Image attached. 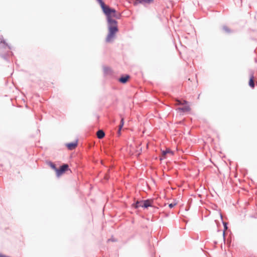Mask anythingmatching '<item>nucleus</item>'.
Returning <instances> with one entry per match:
<instances>
[{"mask_svg":"<svg viewBox=\"0 0 257 257\" xmlns=\"http://www.w3.org/2000/svg\"><path fill=\"white\" fill-rule=\"evenodd\" d=\"M223 236H224V235H225V230H224L223 233Z\"/></svg>","mask_w":257,"mask_h":257,"instance_id":"nucleus-22","label":"nucleus"},{"mask_svg":"<svg viewBox=\"0 0 257 257\" xmlns=\"http://www.w3.org/2000/svg\"><path fill=\"white\" fill-rule=\"evenodd\" d=\"M77 141L73 142V143H69L66 145L68 149L70 150L74 149L77 146Z\"/></svg>","mask_w":257,"mask_h":257,"instance_id":"nucleus-7","label":"nucleus"},{"mask_svg":"<svg viewBox=\"0 0 257 257\" xmlns=\"http://www.w3.org/2000/svg\"><path fill=\"white\" fill-rule=\"evenodd\" d=\"M134 151H135L134 146V145H131L130 146V152H131L132 153H134Z\"/></svg>","mask_w":257,"mask_h":257,"instance_id":"nucleus-17","label":"nucleus"},{"mask_svg":"<svg viewBox=\"0 0 257 257\" xmlns=\"http://www.w3.org/2000/svg\"><path fill=\"white\" fill-rule=\"evenodd\" d=\"M153 0H136V2L134 3L135 5H137L138 4H142L144 5L150 4L152 2Z\"/></svg>","mask_w":257,"mask_h":257,"instance_id":"nucleus-6","label":"nucleus"},{"mask_svg":"<svg viewBox=\"0 0 257 257\" xmlns=\"http://www.w3.org/2000/svg\"><path fill=\"white\" fill-rule=\"evenodd\" d=\"M107 69H108L107 68H104V71L105 72H106V71L107 70Z\"/></svg>","mask_w":257,"mask_h":257,"instance_id":"nucleus-21","label":"nucleus"},{"mask_svg":"<svg viewBox=\"0 0 257 257\" xmlns=\"http://www.w3.org/2000/svg\"><path fill=\"white\" fill-rule=\"evenodd\" d=\"M129 78L128 76H125L124 77H121L120 78H119V80L120 82L124 83L126 82V81L128 80Z\"/></svg>","mask_w":257,"mask_h":257,"instance_id":"nucleus-11","label":"nucleus"},{"mask_svg":"<svg viewBox=\"0 0 257 257\" xmlns=\"http://www.w3.org/2000/svg\"><path fill=\"white\" fill-rule=\"evenodd\" d=\"M173 155L174 152L169 149H167L165 151H162L163 159L166 158L168 156H173ZM161 159H163V158H161Z\"/></svg>","mask_w":257,"mask_h":257,"instance_id":"nucleus-5","label":"nucleus"},{"mask_svg":"<svg viewBox=\"0 0 257 257\" xmlns=\"http://www.w3.org/2000/svg\"><path fill=\"white\" fill-rule=\"evenodd\" d=\"M49 165L53 170H54L56 172L57 168L55 167V165L53 163L49 162Z\"/></svg>","mask_w":257,"mask_h":257,"instance_id":"nucleus-15","label":"nucleus"},{"mask_svg":"<svg viewBox=\"0 0 257 257\" xmlns=\"http://www.w3.org/2000/svg\"><path fill=\"white\" fill-rule=\"evenodd\" d=\"M143 204H144V201H137L136 202V204L135 205V207L136 208H138L139 207H142L144 208Z\"/></svg>","mask_w":257,"mask_h":257,"instance_id":"nucleus-12","label":"nucleus"},{"mask_svg":"<svg viewBox=\"0 0 257 257\" xmlns=\"http://www.w3.org/2000/svg\"><path fill=\"white\" fill-rule=\"evenodd\" d=\"M224 230L227 229V225L226 223H224Z\"/></svg>","mask_w":257,"mask_h":257,"instance_id":"nucleus-20","label":"nucleus"},{"mask_svg":"<svg viewBox=\"0 0 257 257\" xmlns=\"http://www.w3.org/2000/svg\"><path fill=\"white\" fill-rule=\"evenodd\" d=\"M123 124H124V120H123V118H121L120 124L119 125V130H118V133L119 134H120V130L123 127Z\"/></svg>","mask_w":257,"mask_h":257,"instance_id":"nucleus-14","label":"nucleus"},{"mask_svg":"<svg viewBox=\"0 0 257 257\" xmlns=\"http://www.w3.org/2000/svg\"><path fill=\"white\" fill-rule=\"evenodd\" d=\"M177 105H184V106L182 108H179L177 110L178 111H182L183 112L188 111L190 110V107L188 105H187V102L185 100H183L181 101L180 100H177Z\"/></svg>","mask_w":257,"mask_h":257,"instance_id":"nucleus-3","label":"nucleus"},{"mask_svg":"<svg viewBox=\"0 0 257 257\" xmlns=\"http://www.w3.org/2000/svg\"><path fill=\"white\" fill-rule=\"evenodd\" d=\"M105 134L102 130H99L97 132V136L99 139H102L104 137Z\"/></svg>","mask_w":257,"mask_h":257,"instance_id":"nucleus-9","label":"nucleus"},{"mask_svg":"<svg viewBox=\"0 0 257 257\" xmlns=\"http://www.w3.org/2000/svg\"><path fill=\"white\" fill-rule=\"evenodd\" d=\"M0 257H10V256H7V255H5L2 254H0Z\"/></svg>","mask_w":257,"mask_h":257,"instance_id":"nucleus-19","label":"nucleus"},{"mask_svg":"<svg viewBox=\"0 0 257 257\" xmlns=\"http://www.w3.org/2000/svg\"><path fill=\"white\" fill-rule=\"evenodd\" d=\"M176 204H177L176 202L172 203H170L169 204V206L170 208H172L173 207H174L175 205H176Z\"/></svg>","mask_w":257,"mask_h":257,"instance_id":"nucleus-16","label":"nucleus"},{"mask_svg":"<svg viewBox=\"0 0 257 257\" xmlns=\"http://www.w3.org/2000/svg\"><path fill=\"white\" fill-rule=\"evenodd\" d=\"M143 201H144V204H143L144 208H147L148 207L152 206V204L153 202V201L152 200H143Z\"/></svg>","mask_w":257,"mask_h":257,"instance_id":"nucleus-8","label":"nucleus"},{"mask_svg":"<svg viewBox=\"0 0 257 257\" xmlns=\"http://www.w3.org/2000/svg\"><path fill=\"white\" fill-rule=\"evenodd\" d=\"M249 85L251 87H254V84L253 82V77L252 76L249 80Z\"/></svg>","mask_w":257,"mask_h":257,"instance_id":"nucleus-13","label":"nucleus"},{"mask_svg":"<svg viewBox=\"0 0 257 257\" xmlns=\"http://www.w3.org/2000/svg\"><path fill=\"white\" fill-rule=\"evenodd\" d=\"M100 4L101 7L103 12L107 17V20L108 24L113 23V22H117L115 20H113L112 18H118L116 11L114 9H110L105 6L104 3L102 0H97Z\"/></svg>","mask_w":257,"mask_h":257,"instance_id":"nucleus-1","label":"nucleus"},{"mask_svg":"<svg viewBox=\"0 0 257 257\" xmlns=\"http://www.w3.org/2000/svg\"><path fill=\"white\" fill-rule=\"evenodd\" d=\"M108 33L106 38V42L111 43L115 38V34L118 32L117 22L108 24Z\"/></svg>","mask_w":257,"mask_h":257,"instance_id":"nucleus-2","label":"nucleus"},{"mask_svg":"<svg viewBox=\"0 0 257 257\" xmlns=\"http://www.w3.org/2000/svg\"><path fill=\"white\" fill-rule=\"evenodd\" d=\"M68 168V165L65 164L62 166L60 169L56 170V175L58 177L60 176Z\"/></svg>","mask_w":257,"mask_h":257,"instance_id":"nucleus-4","label":"nucleus"},{"mask_svg":"<svg viewBox=\"0 0 257 257\" xmlns=\"http://www.w3.org/2000/svg\"><path fill=\"white\" fill-rule=\"evenodd\" d=\"M223 29L226 32H229V29L226 27H223Z\"/></svg>","mask_w":257,"mask_h":257,"instance_id":"nucleus-18","label":"nucleus"},{"mask_svg":"<svg viewBox=\"0 0 257 257\" xmlns=\"http://www.w3.org/2000/svg\"><path fill=\"white\" fill-rule=\"evenodd\" d=\"M0 46H6V47H8L9 49H11L10 46H9L8 44L6 43L5 40L3 38H1V40H0Z\"/></svg>","mask_w":257,"mask_h":257,"instance_id":"nucleus-10","label":"nucleus"}]
</instances>
